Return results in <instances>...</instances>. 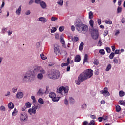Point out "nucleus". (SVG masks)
Returning <instances> with one entry per match:
<instances>
[{
  "label": "nucleus",
  "mask_w": 125,
  "mask_h": 125,
  "mask_svg": "<svg viewBox=\"0 0 125 125\" xmlns=\"http://www.w3.org/2000/svg\"><path fill=\"white\" fill-rule=\"evenodd\" d=\"M39 73H40V66H35L33 70L26 72L23 78V81L24 83L32 82Z\"/></svg>",
  "instance_id": "obj_1"
},
{
  "label": "nucleus",
  "mask_w": 125,
  "mask_h": 125,
  "mask_svg": "<svg viewBox=\"0 0 125 125\" xmlns=\"http://www.w3.org/2000/svg\"><path fill=\"white\" fill-rule=\"evenodd\" d=\"M93 76V70L88 69L82 72L78 77V80L75 81L76 84L80 85L81 83L86 81L88 79H90Z\"/></svg>",
  "instance_id": "obj_2"
},
{
  "label": "nucleus",
  "mask_w": 125,
  "mask_h": 125,
  "mask_svg": "<svg viewBox=\"0 0 125 125\" xmlns=\"http://www.w3.org/2000/svg\"><path fill=\"white\" fill-rule=\"evenodd\" d=\"M75 26L76 27L77 31L79 33H81V34H85L88 31V26L86 24H83L81 19H78L76 20Z\"/></svg>",
  "instance_id": "obj_3"
},
{
  "label": "nucleus",
  "mask_w": 125,
  "mask_h": 125,
  "mask_svg": "<svg viewBox=\"0 0 125 125\" xmlns=\"http://www.w3.org/2000/svg\"><path fill=\"white\" fill-rule=\"evenodd\" d=\"M47 76L51 80H57L60 77V72L58 70H51L48 72Z\"/></svg>",
  "instance_id": "obj_4"
},
{
  "label": "nucleus",
  "mask_w": 125,
  "mask_h": 125,
  "mask_svg": "<svg viewBox=\"0 0 125 125\" xmlns=\"http://www.w3.org/2000/svg\"><path fill=\"white\" fill-rule=\"evenodd\" d=\"M90 32L92 39H93L94 40H97L99 36L98 30H97V29L93 28L92 31H91Z\"/></svg>",
  "instance_id": "obj_5"
},
{
  "label": "nucleus",
  "mask_w": 125,
  "mask_h": 125,
  "mask_svg": "<svg viewBox=\"0 0 125 125\" xmlns=\"http://www.w3.org/2000/svg\"><path fill=\"white\" fill-rule=\"evenodd\" d=\"M21 122H27L28 121V114L26 112H22L20 115Z\"/></svg>",
  "instance_id": "obj_6"
},
{
  "label": "nucleus",
  "mask_w": 125,
  "mask_h": 125,
  "mask_svg": "<svg viewBox=\"0 0 125 125\" xmlns=\"http://www.w3.org/2000/svg\"><path fill=\"white\" fill-rule=\"evenodd\" d=\"M63 91H64V94L68 93L69 91V87H64L62 86L59 88V93H61V94L63 95Z\"/></svg>",
  "instance_id": "obj_7"
},
{
  "label": "nucleus",
  "mask_w": 125,
  "mask_h": 125,
  "mask_svg": "<svg viewBox=\"0 0 125 125\" xmlns=\"http://www.w3.org/2000/svg\"><path fill=\"white\" fill-rule=\"evenodd\" d=\"M38 107V105H34L33 106H32V108H30L28 110V113H29L30 114L31 113H32V114H36Z\"/></svg>",
  "instance_id": "obj_8"
},
{
  "label": "nucleus",
  "mask_w": 125,
  "mask_h": 125,
  "mask_svg": "<svg viewBox=\"0 0 125 125\" xmlns=\"http://www.w3.org/2000/svg\"><path fill=\"white\" fill-rule=\"evenodd\" d=\"M100 92L101 94H103L104 96H105V94L104 93H105V96H110V93L108 91V88L106 87L104 88V90L101 91Z\"/></svg>",
  "instance_id": "obj_9"
},
{
  "label": "nucleus",
  "mask_w": 125,
  "mask_h": 125,
  "mask_svg": "<svg viewBox=\"0 0 125 125\" xmlns=\"http://www.w3.org/2000/svg\"><path fill=\"white\" fill-rule=\"evenodd\" d=\"M16 97L18 99H21V98L24 97V93L22 92H19L16 94Z\"/></svg>",
  "instance_id": "obj_10"
},
{
  "label": "nucleus",
  "mask_w": 125,
  "mask_h": 125,
  "mask_svg": "<svg viewBox=\"0 0 125 125\" xmlns=\"http://www.w3.org/2000/svg\"><path fill=\"white\" fill-rule=\"evenodd\" d=\"M43 94H45V92H44L43 89L42 88L39 89L38 91L37 92V95L39 96H42Z\"/></svg>",
  "instance_id": "obj_11"
},
{
  "label": "nucleus",
  "mask_w": 125,
  "mask_h": 125,
  "mask_svg": "<svg viewBox=\"0 0 125 125\" xmlns=\"http://www.w3.org/2000/svg\"><path fill=\"white\" fill-rule=\"evenodd\" d=\"M54 52L56 55H60V50L58 46H54Z\"/></svg>",
  "instance_id": "obj_12"
},
{
  "label": "nucleus",
  "mask_w": 125,
  "mask_h": 125,
  "mask_svg": "<svg viewBox=\"0 0 125 125\" xmlns=\"http://www.w3.org/2000/svg\"><path fill=\"white\" fill-rule=\"evenodd\" d=\"M39 21H40V22H42V23H44L47 22V19H46V18L41 17L39 18Z\"/></svg>",
  "instance_id": "obj_13"
},
{
  "label": "nucleus",
  "mask_w": 125,
  "mask_h": 125,
  "mask_svg": "<svg viewBox=\"0 0 125 125\" xmlns=\"http://www.w3.org/2000/svg\"><path fill=\"white\" fill-rule=\"evenodd\" d=\"M70 64V58H68L67 59V63H62L61 64V67H65L66 66H69Z\"/></svg>",
  "instance_id": "obj_14"
},
{
  "label": "nucleus",
  "mask_w": 125,
  "mask_h": 125,
  "mask_svg": "<svg viewBox=\"0 0 125 125\" xmlns=\"http://www.w3.org/2000/svg\"><path fill=\"white\" fill-rule=\"evenodd\" d=\"M75 62H77L78 63V62H80L81 61V56L80 55H77L75 56V60H74Z\"/></svg>",
  "instance_id": "obj_15"
},
{
  "label": "nucleus",
  "mask_w": 125,
  "mask_h": 125,
  "mask_svg": "<svg viewBox=\"0 0 125 125\" xmlns=\"http://www.w3.org/2000/svg\"><path fill=\"white\" fill-rule=\"evenodd\" d=\"M8 107L9 109H11V110H12V109H13V108H14V104H13L12 102L9 103L8 104Z\"/></svg>",
  "instance_id": "obj_16"
},
{
  "label": "nucleus",
  "mask_w": 125,
  "mask_h": 125,
  "mask_svg": "<svg viewBox=\"0 0 125 125\" xmlns=\"http://www.w3.org/2000/svg\"><path fill=\"white\" fill-rule=\"evenodd\" d=\"M21 5L19 6L18 9L16 10V13L17 15H20V13H21Z\"/></svg>",
  "instance_id": "obj_17"
},
{
  "label": "nucleus",
  "mask_w": 125,
  "mask_h": 125,
  "mask_svg": "<svg viewBox=\"0 0 125 125\" xmlns=\"http://www.w3.org/2000/svg\"><path fill=\"white\" fill-rule=\"evenodd\" d=\"M69 101L71 105H74V103H75V100L73 98L70 97L69 99Z\"/></svg>",
  "instance_id": "obj_18"
},
{
  "label": "nucleus",
  "mask_w": 125,
  "mask_h": 125,
  "mask_svg": "<svg viewBox=\"0 0 125 125\" xmlns=\"http://www.w3.org/2000/svg\"><path fill=\"white\" fill-rule=\"evenodd\" d=\"M39 73H41L40 74H43V75H44V74H45V70L43 68H42V66H40Z\"/></svg>",
  "instance_id": "obj_19"
},
{
  "label": "nucleus",
  "mask_w": 125,
  "mask_h": 125,
  "mask_svg": "<svg viewBox=\"0 0 125 125\" xmlns=\"http://www.w3.org/2000/svg\"><path fill=\"white\" fill-rule=\"evenodd\" d=\"M37 78L38 80H42L43 79V75L42 73H39L37 75Z\"/></svg>",
  "instance_id": "obj_20"
},
{
  "label": "nucleus",
  "mask_w": 125,
  "mask_h": 125,
  "mask_svg": "<svg viewBox=\"0 0 125 125\" xmlns=\"http://www.w3.org/2000/svg\"><path fill=\"white\" fill-rule=\"evenodd\" d=\"M88 58V55H87V54H86L84 57V60L83 62V64H84V63H85V62H87Z\"/></svg>",
  "instance_id": "obj_21"
},
{
  "label": "nucleus",
  "mask_w": 125,
  "mask_h": 125,
  "mask_svg": "<svg viewBox=\"0 0 125 125\" xmlns=\"http://www.w3.org/2000/svg\"><path fill=\"white\" fill-rule=\"evenodd\" d=\"M60 98V97H56V96H55L52 99V101H53L54 102H57L59 101Z\"/></svg>",
  "instance_id": "obj_22"
},
{
  "label": "nucleus",
  "mask_w": 125,
  "mask_h": 125,
  "mask_svg": "<svg viewBox=\"0 0 125 125\" xmlns=\"http://www.w3.org/2000/svg\"><path fill=\"white\" fill-rule=\"evenodd\" d=\"M40 6H41L42 8H45V7H46V4H45L44 2H41L40 3Z\"/></svg>",
  "instance_id": "obj_23"
},
{
  "label": "nucleus",
  "mask_w": 125,
  "mask_h": 125,
  "mask_svg": "<svg viewBox=\"0 0 125 125\" xmlns=\"http://www.w3.org/2000/svg\"><path fill=\"white\" fill-rule=\"evenodd\" d=\"M55 96H56V95L55 94L54 92H51V93H49V97H50V98H52V99L55 97Z\"/></svg>",
  "instance_id": "obj_24"
},
{
  "label": "nucleus",
  "mask_w": 125,
  "mask_h": 125,
  "mask_svg": "<svg viewBox=\"0 0 125 125\" xmlns=\"http://www.w3.org/2000/svg\"><path fill=\"white\" fill-rule=\"evenodd\" d=\"M111 68H112V64H109L105 69L106 72H109L110 70H111Z\"/></svg>",
  "instance_id": "obj_25"
},
{
  "label": "nucleus",
  "mask_w": 125,
  "mask_h": 125,
  "mask_svg": "<svg viewBox=\"0 0 125 125\" xmlns=\"http://www.w3.org/2000/svg\"><path fill=\"white\" fill-rule=\"evenodd\" d=\"M84 44L83 43V42H81L80 43V45L79 46V50L80 51H82V50H83V45H84Z\"/></svg>",
  "instance_id": "obj_26"
},
{
  "label": "nucleus",
  "mask_w": 125,
  "mask_h": 125,
  "mask_svg": "<svg viewBox=\"0 0 125 125\" xmlns=\"http://www.w3.org/2000/svg\"><path fill=\"white\" fill-rule=\"evenodd\" d=\"M119 94L120 97H123V96H125V93L123 91H119Z\"/></svg>",
  "instance_id": "obj_27"
},
{
  "label": "nucleus",
  "mask_w": 125,
  "mask_h": 125,
  "mask_svg": "<svg viewBox=\"0 0 125 125\" xmlns=\"http://www.w3.org/2000/svg\"><path fill=\"white\" fill-rule=\"evenodd\" d=\"M38 102L40 103V104H44V101H43V99L42 98H39L38 99Z\"/></svg>",
  "instance_id": "obj_28"
},
{
  "label": "nucleus",
  "mask_w": 125,
  "mask_h": 125,
  "mask_svg": "<svg viewBox=\"0 0 125 125\" xmlns=\"http://www.w3.org/2000/svg\"><path fill=\"white\" fill-rule=\"evenodd\" d=\"M89 19H92V18H93V13L92 11H90L89 12Z\"/></svg>",
  "instance_id": "obj_29"
},
{
  "label": "nucleus",
  "mask_w": 125,
  "mask_h": 125,
  "mask_svg": "<svg viewBox=\"0 0 125 125\" xmlns=\"http://www.w3.org/2000/svg\"><path fill=\"white\" fill-rule=\"evenodd\" d=\"M58 4L62 6L63 5V3H64V1L63 0H60L57 2Z\"/></svg>",
  "instance_id": "obj_30"
},
{
  "label": "nucleus",
  "mask_w": 125,
  "mask_h": 125,
  "mask_svg": "<svg viewBox=\"0 0 125 125\" xmlns=\"http://www.w3.org/2000/svg\"><path fill=\"white\" fill-rule=\"evenodd\" d=\"M32 105V104H31L30 102H27V103H26L25 104V105L26 108H31V106Z\"/></svg>",
  "instance_id": "obj_31"
},
{
  "label": "nucleus",
  "mask_w": 125,
  "mask_h": 125,
  "mask_svg": "<svg viewBox=\"0 0 125 125\" xmlns=\"http://www.w3.org/2000/svg\"><path fill=\"white\" fill-rule=\"evenodd\" d=\"M99 53L101 54V55H104L105 54V50L104 49H100L99 51Z\"/></svg>",
  "instance_id": "obj_32"
},
{
  "label": "nucleus",
  "mask_w": 125,
  "mask_h": 125,
  "mask_svg": "<svg viewBox=\"0 0 125 125\" xmlns=\"http://www.w3.org/2000/svg\"><path fill=\"white\" fill-rule=\"evenodd\" d=\"M94 23V21H93V20H90L89 21V24L91 26V27H92V28H93V24Z\"/></svg>",
  "instance_id": "obj_33"
},
{
  "label": "nucleus",
  "mask_w": 125,
  "mask_h": 125,
  "mask_svg": "<svg viewBox=\"0 0 125 125\" xmlns=\"http://www.w3.org/2000/svg\"><path fill=\"white\" fill-rule=\"evenodd\" d=\"M115 56V53L114 52L111 53V54L109 55V58L110 59H113Z\"/></svg>",
  "instance_id": "obj_34"
},
{
  "label": "nucleus",
  "mask_w": 125,
  "mask_h": 125,
  "mask_svg": "<svg viewBox=\"0 0 125 125\" xmlns=\"http://www.w3.org/2000/svg\"><path fill=\"white\" fill-rule=\"evenodd\" d=\"M41 59H42V60H45L46 59V57L44 56V55L43 54H41L40 55Z\"/></svg>",
  "instance_id": "obj_35"
},
{
  "label": "nucleus",
  "mask_w": 125,
  "mask_h": 125,
  "mask_svg": "<svg viewBox=\"0 0 125 125\" xmlns=\"http://www.w3.org/2000/svg\"><path fill=\"white\" fill-rule=\"evenodd\" d=\"M119 105H122V106H125V102L123 100H120L119 102Z\"/></svg>",
  "instance_id": "obj_36"
},
{
  "label": "nucleus",
  "mask_w": 125,
  "mask_h": 125,
  "mask_svg": "<svg viewBox=\"0 0 125 125\" xmlns=\"http://www.w3.org/2000/svg\"><path fill=\"white\" fill-rule=\"evenodd\" d=\"M117 13H121L122 12V8L120 6H118L117 9Z\"/></svg>",
  "instance_id": "obj_37"
},
{
  "label": "nucleus",
  "mask_w": 125,
  "mask_h": 125,
  "mask_svg": "<svg viewBox=\"0 0 125 125\" xmlns=\"http://www.w3.org/2000/svg\"><path fill=\"white\" fill-rule=\"evenodd\" d=\"M121 106H120V105H117L116 106V112H120V111H121Z\"/></svg>",
  "instance_id": "obj_38"
},
{
  "label": "nucleus",
  "mask_w": 125,
  "mask_h": 125,
  "mask_svg": "<svg viewBox=\"0 0 125 125\" xmlns=\"http://www.w3.org/2000/svg\"><path fill=\"white\" fill-rule=\"evenodd\" d=\"M49 89V86H47L46 88V91H45V94H48L49 92L48 91Z\"/></svg>",
  "instance_id": "obj_39"
},
{
  "label": "nucleus",
  "mask_w": 125,
  "mask_h": 125,
  "mask_svg": "<svg viewBox=\"0 0 125 125\" xmlns=\"http://www.w3.org/2000/svg\"><path fill=\"white\" fill-rule=\"evenodd\" d=\"M73 40L74 42H76L79 41V37L75 36L73 38Z\"/></svg>",
  "instance_id": "obj_40"
},
{
  "label": "nucleus",
  "mask_w": 125,
  "mask_h": 125,
  "mask_svg": "<svg viewBox=\"0 0 125 125\" xmlns=\"http://www.w3.org/2000/svg\"><path fill=\"white\" fill-rule=\"evenodd\" d=\"M87 106H86V104H83L81 106V109H82V110H85V109H86Z\"/></svg>",
  "instance_id": "obj_41"
},
{
  "label": "nucleus",
  "mask_w": 125,
  "mask_h": 125,
  "mask_svg": "<svg viewBox=\"0 0 125 125\" xmlns=\"http://www.w3.org/2000/svg\"><path fill=\"white\" fill-rule=\"evenodd\" d=\"M95 125V121L94 120H91L89 123L88 125Z\"/></svg>",
  "instance_id": "obj_42"
},
{
  "label": "nucleus",
  "mask_w": 125,
  "mask_h": 125,
  "mask_svg": "<svg viewBox=\"0 0 125 125\" xmlns=\"http://www.w3.org/2000/svg\"><path fill=\"white\" fill-rule=\"evenodd\" d=\"M106 52H107V53H111V48H110V47H107L105 48Z\"/></svg>",
  "instance_id": "obj_43"
},
{
  "label": "nucleus",
  "mask_w": 125,
  "mask_h": 125,
  "mask_svg": "<svg viewBox=\"0 0 125 125\" xmlns=\"http://www.w3.org/2000/svg\"><path fill=\"white\" fill-rule=\"evenodd\" d=\"M57 29L56 28V27H53L52 29H51V33H55V32H56Z\"/></svg>",
  "instance_id": "obj_44"
},
{
  "label": "nucleus",
  "mask_w": 125,
  "mask_h": 125,
  "mask_svg": "<svg viewBox=\"0 0 125 125\" xmlns=\"http://www.w3.org/2000/svg\"><path fill=\"white\" fill-rule=\"evenodd\" d=\"M16 113H17V111H16V108H15L13 112H12V116H16Z\"/></svg>",
  "instance_id": "obj_45"
},
{
  "label": "nucleus",
  "mask_w": 125,
  "mask_h": 125,
  "mask_svg": "<svg viewBox=\"0 0 125 125\" xmlns=\"http://www.w3.org/2000/svg\"><path fill=\"white\" fill-rule=\"evenodd\" d=\"M64 104L66 106H67V105H69V101H68V100L66 98L64 100Z\"/></svg>",
  "instance_id": "obj_46"
},
{
  "label": "nucleus",
  "mask_w": 125,
  "mask_h": 125,
  "mask_svg": "<svg viewBox=\"0 0 125 125\" xmlns=\"http://www.w3.org/2000/svg\"><path fill=\"white\" fill-rule=\"evenodd\" d=\"M105 24H107V25H111L112 24V21H105Z\"/></svg>",
  "instance_id": "obj_47"
},
{
  "label": "nucleus",
  "mask_w": 125,
  "mask_h": 125,
  "mask_svg": "<svg viewBox=\"0 0 125 125\" xmlns=\"http://www.w3.org/2000/svg\"><path fill=\"white\" fill-rule=\"evenodd\" d=\"M0 110L1 111H5V107H4V106L3 105L1 106L0 107Z\"/></svg>",
  "instance_id": "obj_48"
},
{
  "label": "nucleus",
  "mask_w": 125,
  "mask_h": 125,
  "mask_svg": "<svg viewBox=\"0 0 125 125\" xmlns=\"http://www.w3.org/2000/svg\"><path fill=\"white\" fill-rule=\"evenodd\" d=\"M6 31H7V28L5 27H3L2 29V34H4Z\"/></svg>",
  "instance_id": "obj_49"
},
{
  "label": "nucleus",
  "mask_w": 125,
  "mask_h": 125,
  "mask_svg": "<svg viewBox=\"0 0 125 125\" xmlns=\"http://www.w3.org/2000/svg\"><path fill=\"white\" fill-rule=\"evenodd\" d=\"M60 42L62 44H64L65 43V41L64 40V39H63V38L60 39Z\"/></svg>",
  "instance_id": "obj_50"
},
{
  "label": "nucleus",
  "mask_w": 125,
  "mask_h": 125,
  "mask_svg": "<svg viewBox=\"0 0 125 125\" xmlns=\"http://www.w3.org/2000/svg\"><path fill=\"white\" fill-rule=\"evenodd\" d=\"M59 29L60 32H63L64 31V26H60Z\"/></svg>",
  "instance_id": "obj_51"
},
{
  "label": "nucleus",
  "mask_w": 125,
  "mask_h": 125,
  "mask_svg": "<svg viewBox=\"0 0 125 125\" xmlns=\"http://www.w3.org/2000/svg\"><path fill=\"white\" fill-rule=\"evenodd\" d=\"M94 65H98L99 64V62H98V61L97 59H95L94 61Z\"/></svg>",
  "instance_id": "obj_52"
},
{
  "label": "nucleus",
  "mask_w": 125,
  "mask_h": 125,
  "mask_svg": "<svg viewBox=\"0 0 125 125\" xmlns=\"http://www.w3.org/2000/svg\"><path fill=\"white\" fill-rule=\"evenodd\" d=\"M113 62L116 63V64H118V59L116 58V57H114L113 59Z\"/></svg>",
  "instance_id": "obj_53"
},
{
  "label": "nucleus",
  "mask_w": 125,
  "mask_h": 125,
  "mask_svg": "<svg viewBox=\"0 0 125 125\" xmlns=\"http://www.w3.org/2000/svg\"><path fill=\"white\" fill-rule=\"evenodd\" d=\"M8 36H11L12 34V31L11 30H9L7 31Z\"/></svg>",
  "instance_id": "obj_54"
},
{
  "label": "nucleus",
  "mask_w": 125,
  "mask_h": 125,
  "mask_svg": "<svg viewBox=\"0 0 125 125\" xmlns=\"http://www.w3.org/2000/svg\"><path fill=\"white\" fill-rule=\"evenodd\" d=\"M58 19L57 18H55V17H52V18H51V21H55L56 20H57Z\"/></svg>",
  "instance_id": "obj_55"
},
{
  "label": "nucleus",
  "mask_w": 125,
  "mask_h": 125,
  "mask_svg": "<svg viewBox=\"0 0 125 125\" xmlns=\"http://www.w3.org/2000/svg\"><path fill=\"white\" fill-rule=\"evenodd\" d=\"M12 92H13V93H15V92H16V91H17V88H13L12 89Z\"/></svg>",
  "instance_id": "obj_56"
},
{
  "label": "nucleus",
  "mask_w": 125,
  "mask_h": 125,
  "mask_svg": "<svg viewBox=\"0 0 125 125\" xmlns=\"http://www.w3.org/2000/svg\"><path fill=\"white\" fill-rule=\"evenodd\" d=\"M107 119L108 116L103 117V120H104V122L107 121Z\"/></svg>",
  "instance_id": "obj_57"
},
{
  "label": "nucleus",
  "mask_w": 125,
  "mask_h": 125,
  "mask_svg": "<svg viewBox=\"0 0 125 125\" xmlns=\"http://www.w3.org/2000/svg\"><path fill=\"white\" fill-rule=\"evenodd\" d=\"M114 53V54H119L120 53V50H116Z\"/></svg>",
  "instance_id": "obj_58"
},
{
  "label": "nucleus",
  "mask_w": 125,
  "mask_h": 125,
  "mask_svg": "<svg viewBox=\"0 0 125 125\" xmlns=\"http://www.w3.org/2000/svg\"><path fill=\"white\" fill-rule=\"evenodd\" d=\"M31 14V11L30 10H28L26 13H25V15H30Z\"/></svg>",
  "instance_id": "obj_59"
},
{
  "label": "nucleus",
  "mask_w": 125,
  "mask_h": 125,
  "mask_svg": "<svg viewBox=\"0 0 125 125\" xmlns=\"http://www.w3.org/2000/svg\"><path fill=\"white\" fill-rule=\"evenodd\" d=\"M104 37H106V36H107V35H108V31L107 30H105L104 32Z\"/></svg>",
  "instance_id": "obj_60"
},
{
  "label": "nucleus",
  "mask_w": 125,
  "mask_h": 125,
  "mask_svg": "<svg viewBox=\"0 0 125 125\" xmlns=\"http://www.w3.org/2000/svg\"><path fill=\"white\" fill-rule=\"evenodd\" d=\"M90 118H91V119H93V120H94V119H96V117L94 115H91Z\"/></svg>",
  "instance_id": "obj_61"
},
{
  "label": "nucleus",
  "mask_w": 125,
  "mask_h": 125,
  "mask_svg": "<svg viewBox=\"0 0 125 125\" xmlns=\"http://www.w3.org/2000/svg\"><path fill=\"white\" fill-rule=\"evenodd\" d=\"M121 4H122V0H119L118 2V5L119 6H121Z\"/></svg>",
  "instance_id": "obj_62"
},
{
  "label": "nucleus",
  "mask_w": 125,
  "mask_h": 125,
  "mask_svg": "<svg viewBox=\"0 0 125 125\" xmlns=\"http://www.w3.org/2000/svg\"><path fill=\"white\" fill-rule=\"evenodd\" d=\"M121 22L125 23V18H122L121 19Z\"/></svg>",
  "instance_id": "obj_63"
},
{
  "label": "nucleus",
  "mask_w": 125,
  "mask_h": 125,
  "mask_svg": "<svg viewBox=\"0 0 125 125\" xmlns=\"http://www.w3.org/2000/svg\"><path fill=\"white\" fill-rule=\"evenodd\" d=\"M97 22L99 24V25H101V19H99L98 20Z\"/></svg>",
  "instance_id": "obj_64"
}]
</instances>
